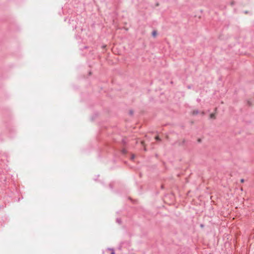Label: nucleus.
Segmentation results:
<instances>
[{
  "label": "nucleus",
  "mask_w": 254,
  "mask_h": 254,
  "mask_svg": "<svg viewBox=\"0 0 254 254\" xmlns=\"http://www.w3.org/2000/svg\"><path fill=\"white\" fill-rule=\"evenodd\" d=\"M248 103L249 105H251V103H250V102H248Z\"/></svg>",
  "instance_id": "f3484780"
},
{
  "label": "nucleus",
  "mask_w": 254,
  "mask_h": 254,
  "mask_svg": "<svg viewBox=\"0 0 254 254\" xmlns=\"http://www.w3.org/2000/svg\"><path fill=\"white\" fill-rule=\"evenodd\" d=\"M134 157H135L134 155H132V156H131V157L130 158L131 160H133Z\"/></svg>",
  "instance_id": "1a4fd4ad"
},
{
  "label": "nucleus",
  "mask_w": 254,
  "mask_h": 254,
  "mask_svg": "<svg viewBox=\"0 0 254 254\" xmlns=\"http://www.w3.org/2000/svg\"><path fill=\"white\" fill-rule=\"evenodd\" d=\"M210 118L211 119H214L215 118V115L214 114H211L210 115Z\"/></svg>",
  "instance_id": "39448f33"
},
{
  "label": "nucleus",
  "mask_w": 254,
  "mask_h": 254,
  "mask_svg": "<svg viewBox=\"0 0 254 254\" xmlns=\"http://www.w3.org/2000/svg\"><path fill=\"white\" fill-rule=\"evenodd\" d=\"M129 114L130 115H132L133 114V112L132 110H130L129 112Z\"/></svg>",
  "instance_id": "6e6552de"
},
{
  "label": "nucleus",
  "mask_w": 254,
  "mask_h": 254,
  "mask_svg": "<svg viewBox=\"0 0 254 254\" xmlns=\"http://www.w3.org/2000/svg\"><path fill=\"white\" fill-rule=\"evenodd\" d=\"M199 113V111L197 110H194L192 111V114L193 115H197Z\"/></svg>",
  "instance_id": "f257e3e1"
},
{
  "label": "nucleus",
  "mask_w": 254,
  "mask_h": 254,
  "mask_svg": "<svg viewBox=\"0 0 254 254\" xmlns=\"http://www.w3.org/2000/svg\"><path fill=\"white\" fill-rule=\"evenodd\" d=\"M200 100L199 99H197V101H198H198H199Z\"/></svg>",
  "instance_id": "2eb2a0df"
},
{
  "label": "nucleus",
  "mask_w": 254,
  "mask_h": 254,
  "mask_svg": "<svg viewBox=\"0 0 254 254\" xmlns=\"http://www.w3.org/2000/svg\"><path fill=\"white\" fill-rule=\"evenodd\" d=\"M198 142H200V139H199L198 140Z\"/></svg>",
  "instance_id": "dca6fc26"
},
{
  "label": "nucleus",
  "mask_w": 254,
  "mask_h": 254,
  "mask_svg": "<svg viewBox=\"0 0 254 254\" xmlns=\"http://www.w3.org/2000/svg\"><path fill=\"white\" fill-rule=\"evenodd\" d=\"M108 250L112 251L111 253V254H115V251H114V249L109 248Z\"/></svg>",
  "instance_id": "20e7f679"
},
{
  "label": "nucleus",
  "mask_w": 254,
  "mask_h": 254,
  "mask_svg": "<svg viewBox=\"0 0 254 254\" xmlns=\"http://www.w3.org/2000/svg\"><path fill=\"white\" fill-rule=\"evenodd\" d=\"M109 187H110V188L111 189H113V186H112V185L111 184H110L109 185Z\"/></svg>",
  "instance_id": "9b49d317"
},
{
  "label": "nucleus",
  "mask_w": 254,
  "mask_h": 254,
  "mask_svg": "<svg viewBox=\"0 0 254 254\" xmlns=\"http://www.w3.org/2000/svg\"><path fill=\"white\" fill-rule=\"evenodd\" d=\"M156 34H157V31L155 30L153 31L152 33V36L154 37L156 36Z\"/></svg>",
  "instance_id": "7ed1b4c3"
},
{
  "label": "nucleus",
  "mask_w": 254,
  "mask_h": 254,
  "mask_svg": "<svg viewBox=\"0 0 254 254\" xmlns=\"http://www.w3.org/2000/svg\"><path fill=\"white\" fill-rule=\"evenodd\" d=\"M188 88L189 89H190V88H191V85H189V86H188Z\"/></svg>",
  "instance_id": "f8f14e48"
},
{
  "label": "nucleus",
  "mask_w": 254,
  "mask_h": 254,
  "mask_svg": "<svg viewBox=\"0 0 254 254\" xmlns=\"http://www.w3.org/2000/svg\"><path fill=\"white\" fill-rule=\"evenodd\" d=\"M116 222L119 223V224H121L122 223V220L120 218H118L116 219Z\"/></svg>",
  "instance_id": "f03ea898"
},
{
  "label": "nucleus",
  "mask_w": 254,
  "mask_h": 254,
  "mask_svg": "<svg viewBox=\"0 0 254 254\" xmlns=\"http://www.w3.org/2000/svg\"><path fill=\"white\" fill-rule=\"evenodd\" d=\"M245 181V180L244 179H241V180H240V182L241 183H244Z\"/></svg>",
  "instance_id": "9d476101"
},
{
  "label": "nucleus",
  "mask_w": 254,
  "mask_h": 254,
  "mask_svg": "<svg viewBox=\"0 0 254 254\" xmlns=\"http://www.w3.org/2000/svg\"><path fill=\"white\" fill-rule=\"evenodd\" d=\"M244 13H248V11H244Z\"/></svg>",
  "instance_id": "4468645a"
},
{
  "label": "nucleus",
  "mask_w": 254,
  "mask_h": 254,
  "mask_svg": "<svg viewBox=\"0 0 254 254\" xmlns=\"http://www.w3.org/2000/svg\"><path fill=\"white\" fill-rule=\"evenodd\" d=\"M155 139H156V140H157V141H160V140H161L160 138L159 137V136H156L155 137Z\"/></svg>",
  "instance_id": "423d86ee"
},
{
  "label": "nucleus",
  "mask_w": 254,
  "mask_h": 254,
  "mask_svg": "<svg viewBox=\"0 0 254 254\" xmlns=\"http://www.w3.org/2000/svg\"><path fill=\"white\" fill-rule=\"evenodd\" d=\"M200 227L203 228L204 227V225L203 224H200Z\"/></svg>",
  "instance_id": "ddd939ff"
},
{
  "label": "nucleus",
  "mask_w": 254,
  "mask_h": 254,
  "mask_svg": "<svg viewBox=\"0 0 254 254\" xmlns=\"http://www.w3.org/2000/svg\"><path fill=\"white\" fill-rule=\"evenodd\" d=\"M122 152H123V154H126L127 153V151H126V150L125 149H123L122 150Z\"/></svg>",
  "instance_id": "0eeeda50"
}]
</instances>
